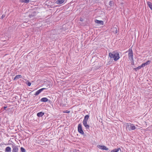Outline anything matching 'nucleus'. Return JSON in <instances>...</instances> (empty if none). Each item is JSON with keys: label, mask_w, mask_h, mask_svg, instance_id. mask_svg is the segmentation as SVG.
Masks as SVG:
<instances>
[{"label": "nucleus", "mask_w": 152, "mask_h": 152, "mask_svg": "<svg viewBox=\"0 0 152 152\" xmlns=\"http://www.w3.org/2000/svg\"><path fill=\"white\" fill-rule=\"evenodd\" d=\"M73 152H79V151H78L76 149H74V150H73Z\"/></svg>", "instance_id": "nucleus-31"}, {"label": "nucleus", "mask_w": 152, "mask_h": 152, "mask_svg": "<svg viewBox=\"0 0 152 152\" xmlns=\"http://www.w3.org/2000/svg\"><path fill=\"white\" fill-rule=\"evenodd\" d=\"M141 67H141V66L140 65L135 68H134V69L136 71H137L138 70L140 69L141 68Z\"/></svg>", "instance_id": "nucleus-22"}, {"label": "nucleus", "mask_w": 152, "mask_h": 152, "mask_svg": "<svg viewBox=\"0 0 152 152\" xmlns=\"http://www.w3.org/2000/svg\"><path fill=\"white\" fill-rule=\"evenodd\" d=\"M70 112V111H68L67 110H66L64 112V113H69Z\"/></svg>", "instance_id": "nucleus-29"}, {"label": "nucleus", "mask_w": 152, "mask_h": 152, "mask_svg": "<svg viewBox=\"0 0 152 152\" xmlns=\"http://www.w3.org/2000/svg\"><path fill=\"white\" fill-rule=\"evenodd\" d=\"M48 101V99L46 97H44L40 99V101L43 102H46Z\"/></svg>", "instance_id": "nucleus-14"}, {"label": "nucleus", "mask_w": 152, "mask_h": 152, "mask_svg": "<svg viewBox=\"0 0 152 152\" xmlns=\"http://www.w3.org/2000/svg\"><path fill=\"white\" fill-rule=\"evenodd\" d=\"M95 22L98 24H100L102 25H103L104 24L102 20H96L95 21Z\"/></svg>", "instance_id": "nucleus-9"}, {"label": "nucleus", "mask_w": 152, "mask_h": 152, "mask_svg": "<svg viewBox=\"0 0 152 152\" xmlns=\"http://www.w3.org/2000/svg\"><path fill=\"white\" fill-rule=\"evenodd\" d=\"M83 124L87 129H89L90 127L89 125L87 124V122L83 121Z\"/></svg>", "instance_id": "nucleus-7"}, {"label": "nucleus", "mask_w": 152, "mask_h": 152, "mask_svg": "<svg viewBox=\"0 0 152 152\" xmlns=\"http://www.w3.org/2000/svg\"><path fill=\"white\" fill-rule=\"evenodd\" d=\"M40 93V92H39V91L38 90L37 91V92L34 94V95L35 96H37Z\"/></svg>", "instance_id": "nucleus-23"}, {"label": "nucleus", "mask_w": 152, "mask_h": 152, "mask_svg": "<svg viewBox=\"0 0 152 152\" xmlns=\"http://www.w3.org/2000/svg\"><path fill=\"white\" fill-rule=\"evenodd\" d=\"M109 56L111 58H114L113 52L112 53H109Z\"/></svg>", "instance_id": "nucleus-19"}, {"label": "nucleus", "mask_w": 152, "mask_h": 152, "mask_svg": "<svg viewBox=\"0 0 152 152\" xmlns=\"http://www.w3.org/2000/svg\"><path fill=\"white\" fill-rule=\"evenodd\" d=\"M110 61H109V62H108V64H110Z\"/></svg>", "instance_id": "nucleus-34"}, {"label": "nucleus", "mask_w": 152, "mask_h": 152, "mask_svg": "<svg viewBox=\"0 0 152 152\" xmlns=\"http://www.w3.org/2000/svg\"><path fill=\"white\" fill-rule=\"evenodd\" d=\"M80 20L81 21H83V19L82 18H81L80 19Z\"/></svg>", "instance_id": "nucleus-33"}, {"label": "nucleus", "mask_w": 152, "mask_h": 152, "mask_svg": "<svg viewBox=\"0 0 152 152\" xmlns=\"http://www.w3.org/2000/svg\"><path fill=\"white\" fill-rule=\"evenodd\" d=\"M46 89V88H41L38 90L39 91V92H40L41 93L44 90Z\"/></svg>", "instance_id": "nucleus-24"}, {"label": "nucleus", "mask_w": 152, "mask_h": 152, "mask_svg": "<svg viewBox=\"0 0 152 152\" xmlns=\"http://www.w3.org/2000/svg\"><path fill=\"white\" fill-rule=\"evenodd\" d=\"M5 151L6 152H10L11 151V148L9 146L5 148Z\"/></svg>", "instance_id": "nucleus-15"}, {"label": "nucleus", "mask_w": 152, "mask_h": 152, "mask_svg": "<svg viewBox=\"0 0 152 152\" xmlns=\"http://www.w3.org/2000/svg\"><path fill=\"white\" fill-rule=\"evenodd\" d=\"M146 65H147L145 63H143L141 65V67H144Z\"/></svg>", "instance_id": "nucleus-26"}, {"label": "nucleus", "mask_w": 152, "mask_h": 152, "mask_svg": "<svg viewBox=\"0 0 152 152\" xmlns=\"http://www.w3.org/2000/svg\"><path fill=\"white\" fill-rule=\"evenodd\" d=\"M21 152H25L26 151L25 149L23 147L21 148Z\"/></svg>", "instance_id": "nucleus-25"}, {"label": "nucleus", "mask_w": 152, "mask_h": 152, "mask_svg": "<svg viewBox=\"0 0 152 152\" xmlns=\"http://www.w3.org/2000/svg\"><path fill=\"white\" fill-rule=\"evenodd\" d=\"M97 147L100 149L103 150H107L108 149V148L104 145H97Z\"/></svg>", "instance_id": "nucleus-5"}, {"label": "nucleus", "mask_w": 152, "mask_h": 152, "mask_svg": "<svg viewBox=\"0 0 152 152\" xmlns=\"http://www.w3.org/2000/svg\"><path fill=\"white\" fill-rule=\"evenodd\" d=\"M89 115H86L84 117V118L83 121L87 122L89 118Z\"/></svg>", "instance_id": "nucleus-12"}, {"label": "nucleus", "mask_w": 152, "mask_h": 152, "mask_svg": "<svg viewBox=\"0 0 152 152\" xmlns=\"http://www.w3.org/2000/svg\"><path fill=\"white\" fill-rule=\"evenodd\" d=\"M44 114V113L42 112H41L38 113L37 115L38 117H42Z\"/></svg>", "instance_id": "nucleus-11"}, {"label": "nucleus", "mask_w": 152, "mask_h": 152, "mask_svg": "<svg viewBox=\"0 0 152 152\" xmlns=\"http://www.w3.org/2000/svg\"><path fill=\"white\" fill-rule=\"evenodd\" d=\"M113 31L115 33L117 34L118 32V30L116 27H114L113 28Z\"/></svg>", "instance_id": "nucleus-18"}, {"label": "nucleus", "mask_w": 152, "mask_h": 152, "mask_svg": "<svg viewBox=\"0 0 152 152\" xmlns=\"http://www.w3.org/2000/svg\"><path fill=\"white\" fill-rule=\"evenodd\" d=\"M129 58V59L133 60V53L132 52V50L129 49V53H128Z\"/></svg>", "instance_id": "nucleus-3"}, {"label": "nucleus", "mask_w": 152, "mask_h": 152, "mask_svg": "<svg viewBox=\"0 0 152 152\" xmlns=\"http://www.w3.org/2000/svg\"><path fill=\"white\" fill-rule=\"evenodd\" d=\"M114 59L115 61H117L119 58V55L118 52L113 51Z\"/></svg>", "instance_id": "nucleus-2"}, {"label": "nucleus", "mask_w": 152, "mask_h": 152, "mask_svg": "<svg viewBox=\"0 0 152 152\" xmlns=\"http://www.w3.org/2000/svg\"><path fill=\"white\" fill-rule=\"evenodd\" d=\"M37 12L36 11H34L31 14H29L28 16L30 18H31L33 17L36 16Z\"/></svg>", "instance_id": "nucleus-6"}, {"label": "nucleus", "mask_w": 152, "mask_h": 152, "mask_svg": "<svg viewBox=\"0 0 152 152\" xmlns=\"http://www.w3.org/2000/svg\"><path fill=\"white\" fill-rule=\"evenodd\" d=\"M12 152H18V148L17 146H14L12 147Z\"/></svg>", "instance_id": "nucleus-8"}, {"label": "nucleus", "mask_w": 152, "mask_h": 152, "mask_svg": "<svg viewBox=\"0 0 152 152\" xmlns=\"http://www.w3.org/2000/svg\"><path fill=\"white\" fill-rule=\"evenodd\" d=\"M31 83L30 82H29V81H28V82L27 85L28 86H30L31 85Z\"/></svg>", "instance_id": "nucleus-28"}, {"label": "nucleus", "mask_w": 152, "mask_h": 152, "mask_svg": "<svg viewBox=\"0 0 152 152\" xmlns=\"http://www.w3.org/2000/svg\"><path fill=\"white\" fill-rule=\"evenodd\" d=\"M147 4L149 7L152 10V3L149 1L147 2Z\"/></svg>", "instance_id": "nucleus-16"}, {"label": "nucleus", "mask_w": 152, "mask_h": 152, "mask_svg": "<svg viewBox=\"0 0 152 152\" xmlns=\"http://www.w3.org/2000/svg\"><path fill=\"white\" fill-rule=\"evenodd\" d=\"M22 76L21 75H18L15 76V78H14V80H16L17 79L22 78Z\"/></svg>", "instance_id": "nucleus-13"}, {"label": "nucleus", "mask_w": 152, "mask_h": 152, "mask_svg": "<svg viewBox=\"0 0 152 152\" xmlns=\"http://www.w3.org/2000/svg\"><path fill=\"white\" fill-rule=\"evenodd\" d=\"M114 4V3L113 1H110L109 2V4L111 7L113 6Z\"/></svg>", "instance_id": "nucleus-21"}, {"label": "nucleus", "mask_w": 152, "mask_h": 152, "mask_svg": "<svg viewBox=\"0 0 152 152\" xmlns=\"http://www.w3.org/2000/svg\"><path fill=\"white\" fill-rule=\"evenodd\" d=\"M5 16V15H3L1 18V19H3Z\"/></svg>", "instance_id": "nucleus-30"}, {"label": "nucleus", "mask_w": 152, "mask_h": 152, "mask_svg": "<svg viewBox=\"0 0 152 152\" xmlns=\"http://www.w3.org/2000/svg\"><path fill=\"white\" fill-rule=\"evenodd\" d=\"M126 129L129 131L131 130H134L136 127L133 124L131 123H127L126 126Z\"/></svg>", "instance_id": "nucleus-1"}, {"label": "nucleus", "mask_w": 152, "mask_h": 152, "mask_svg": "<svg viewBox=\"0 0 152 152\" xmlns=\"http://www.w3.org/2000/svg\"><path fill=\"white\" fill-rule=\"evenodd\" d=\"M119 150L121 151V149L120 148H118L117 149H115L113 150H112L110 152H118Z\"/></svg>", "instance_id": "nucleus-17"}, {"label": "nucleus", "mask_w": 152, "mask_h": 152, "mask_svg": "<svg viewBox=\"0 0 152 152\" xmlns=\"http://www.w3.org/2000/svg\"><path fill=\"white\" fill-rule=\"evenodd\" d=\"M78 131L80 134H84V132L82 129V125L80 124H79L78 126Z\"/></svg>", "instance_id": "nucleus-4"}, {"label": "nucleus", "mask_w": 152, "mask_h": 152, "mask_svg": "<svg viewBox=\"0 0 152 152\" xmlns=\"http://www.w3.org/2000/svg\"><path fill=\"white\" fill-rule=\"evenodd\" d=\"M20 2L25 3H28L29 2V0H20Z\"/></svg>", "instance_id": "nucleus-20"}, {"label": "nucleus", "mask_w": 152, "mask_h": 152, "mask_svg": "<svg viewBox=\"0 0 152 152\" xmlns=\"http://www.w3.org/2000/svg\"><path fill=\"white\" fill-rule=\"evenodd\" d=\"M151 62V61H148L146 62H145V63L147 65H148V64H150V63Z\"/></svg>", "instance_id": "nucleus-27"}, {"label": "nucleus", "mask_w": 152, "mask_h": 152, "mask_svg": "<svg viewBox=\"0 0 152 152\" xmlns=\"http://www.w3.org/2000/svg\"><path fill=\"white\" fill-rule=\"evenodd\" d=\"M7 108V106H4V107H3V108L4 109V110H5Z\"/></svg>", "instance_id": "nucleus-32"}, {"label": "nucleus", "mask_w": 152, "mask_h": 152, "mask_svg": "<svg viewBox=\"0 0 152 152\" xmlns=\"http://www.w3.org/2000/svg\"><path fill=\"white\" fill-rule=\"evenodd\" d=\"M64 1V0H58L56 1V3L57 4H60L63 3Z\"/></svg>", "instance_id": "nucleus-10"}]
</instances>
